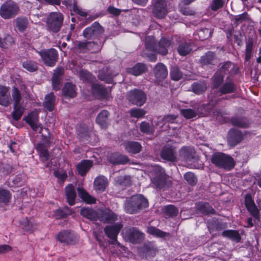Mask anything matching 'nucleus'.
I'll use <instances>...</instances> for the list:
<instances>
[{"label":"nucleus","instance_id":"obj_1","mask_svg":"<svg viewBox=\"0 0 261 261\" xmlns=\"http://www.w3.org/2000/svg\"><path fill=\"white\" fill-rule=\"evenodd\" d=\"M148 205L147 199L142 195L137 194L126 199L124 208L127 214H134L139 213Z\"/></svg>","mask_w":261,"mask_h":261},{"label":"nucleus","instance_id":"obj_2","mask_svg":"<svg viewBox=\"0 0 261 261\" xmlns=\"http://www.w3.org/2000/svg\"><path fill=\"white\" fill-rule=\"evenodd\" d=\"M153 177L151 178L152 186L158 190H165L171 186L172 181L168 180L163 168L159 166L153 167Z\"/></svg>","mask_w":261,"mask_h":261},{"label":"nucleus","instance_id":"obj_3","mask_svg":"<svg viewBox=\"0 0 261 261\" xmlns=\"http://www.w3.org/2000/svg\"><path fill=\"white\" fill-rule=\"evenodd\" d=\"M211 162L217 167L230 171L236 165L233 159L230 155L222 152L214 153L211 157Z\"/></svg>","mask_w":261,"mask_h":261},{"label":"nucleus","instance_id":"obj_4","mask_svg":"<svg viewBox=\"0 0 261 261\" xmlns=\"http://www.w3.org/2000/svg\"><path fill=\"white\" fill-rule=\"evenodd\" d=\"M11 101L13 100V111L11 113L13 119L16 121L20 120L24 112V108L20 105L22 95L16 87H13L11 91Z\"/></svg>","mask_w":261,"mask_h":261},{"label":"nucleus","instance_id":"obj_5","mask_svg":"<svg viewBox=\"0 0 261 261\" xmlns=\"http://www.w3.org/2000/svg\"><path fill=\"white\" fill-rule=\"evenodd\" d=\"M20 11L19 5L12 0H7L0 6V16L5 20L15 18Z\"/></svg>","mask_w":261,"mask_h":261},{"label":"nucleus","instance_id":"obj_6","mask_svg":"<svg viewBox=\"0 0 261 261\" xmlns=\"http://www.w3.org/2000/svg\"><path fill=\"white\" fill-rule=\"evenodd\" d=\"M64 16L60 12H51L47 17L46 27L50 32L56 33L60 31L63 25Z\"/></svg>","mask_w":261,"mask_h":261},{"label":"nucleus","instance_id":"obj_7","mask_svg":"<svg viewBox=\"0 0 261 261\" xmlns=\"http://www.w3.org/2000/svg\"><path fill=\"white\" fill-rule=\"evenodd\" d=\"M37 53L40 56L45 66L48 67L55 66L59 56L58 51L56 49L53 48L44 49L37 51Z\"/></svg>","mask_w":261,"mask_h":261},{"label":"nucleus","instance_id":"obj_8","mask_svg":"<svg viewBox=\"0 0 261 261\" xmlns=\"http://www.w3.org/2000/svg\"><path fill=\"white\" fill-rule=\"evenodd\" d=\"M127 99L134 105L143 106L147 101V94L141 89H134L127 92Z\"/></svg>","mask_w":261,"mask_h":261},{"label":"nucleus","instance_id":"obj_9","mask_svg":"<svg viewBox=\"0 0 261 261\" xmlns=\"http://www.w3.org/2000/svg\"><path fill=\"white\" fill-rule=\"evenodd\" d=\"M104 28L97 21H95L89 27L85 29L83 35L87 39H99L104 33Z\"/></svg>","mask_w":261,"mask_h":261},{"label":"nucleus","instance_id":"obj_10","mask_svg":"<svg viewBox=\"0 0 261 261\" xmlns=\"http://www.w3.org/2000/svg\"><path fill=\"white\" fill-rule=\"evenodd\" d=\"M122 227L123 225L121 223H116L112 225L107 226L104 229V231L106 236L111 240L109 242V243L117 245L121 248L123 249L124 247L121 246L120 243L117 242V236Z\"/></svg>","mask_w":261,"mask_h":261},{"label":"nucleus","instance_id":"obj_11","mask_svg":"<svg viewBox=\"0 0 261 261\" xmlns=\"http://www.w3.org/2000/svg\"><path fill=\"white\" fill-rule=\"evenodd\" d=\"M152 6V14L157 18H163L168 13L167 3L166 0H154Z\"/></svg>","mask_w":261,"mask_h":261},{"label":"nucleus","instance_id":"obj_12","mask_svg":"<svg viewBox=\"0 0 261 261\" xmlns=\"http://www.w3.org/2000/svg\"><path fill=\"white\" fill-rule=\"evenodd\" d=\"M123 233L126 240L134 244L140 243L144 238V234L136 227L127 228Z\"/></svg>","mask_w":261,"mask_h":261},{"label":"nucleus","instance_id":"obj_13","mask_svg":"<svg viewBox=\"0 0 261 261\" xmlns=\"http://www.w3.org/2000/svg\"><path fill=\"white\" fill-rule=\"evenodd\" d=\"M57 240L61 243L73 245L78 242V238L75 234L69 230L60 231L57 236Z\"/></svg>","mask_w":261,"mask_h":261},{"label":"nucleus","instance_id":"obj_14","mask_svg":"<svg viewBox=\"0 0 261 261\" xmlns=\"http://www.w3.org/2000/svg\"><path fill=\"white\" fill-rule=\"evenodd\" d=\"M180 156L187 162H195L198 160L195 149L191 147H183L179 151Z\"/></svg>","mask_w":261,"mask_h":261},{"label":"nucleus","instance_id":"obj_15","mask_svg":"<svg viewBox=\"0 0 261 261\" xmlns=\"http://www.w3.org/2000/svg\"><path fill=\"white\" fill-rule=\"evenodd\" d=\"M158 252L156 246L152 242H148L145 244L140 249V254L143 258L147 259L148 258L154 257Z\"/></svg>","mask_w":261,"mask_h":261},{"label":"nucleus","instance_id":"obj_16","mask_svg":"<svg viewBox=\"0 0 261 261\" xmlns=\"http://www.w3.org/2000/svg\"><path fill=\"white\" fill-rule=\"evenodd\" d=\"M243 138V135L241 130L232 128L228 133V144L230 146H235L241 142Z\"/></svg>","mask_w":261,"mask_h":261},{"label":"nucleus","instance_id":"obj_17","mask_svg":"<svg viewBox=\"0 0 261 261\" xmlns=\"http://www.w3.org/2000/svg\"><path fill=\"white\" fill-rule=\"evenodd\" d=\"M155 81L160 83L165 80L168 76L167 67L162 63L156 64L153 69Z\"/></svg>","mask_w":261,"mask_h":261},{"label":"nucleus","instance_id":"obj_18","mask_svg":"<svg viewBox=\"0 0 261 261\" xmlns=\"http://www.w3.org/2000/svg\"><path fill=\"white\" fill-rule=\"evenodd\" d=\"M161 157L162 159L171 162L177 161L176 151L172 146H166L161 152Z\"/></svg>","mask_w":261,"mask_h":261},{"label":"nucleus","instance_id":"obj_19","mask_svg":"<svg viewBox=\"0 0 261 261\" xmlns=\"http://www.w3.org/2000/svg\"><path fill=\"white\" fill-rule=\"evenodd\" d=\"M97 219L105 223H111L117 220V215L109 209L105 210L98 214Z\"/></svg>","mask_w":261,"mask_h":261},{"label":"nucleus","instance_id":"obj_20","mask_svg":"<svg viewBox=\"0 0 261 261\" xmlns=\"http://www.w3.org/2000/svg\"><path fill=\"white\" fill-rule=\"evenodd\" d=\"M24 120L34 131H37L38 128L40 127L42 129L41 124L39 123L38 114L33 112L29 114L23 118Z\"/></svg>","mask_w":261,"mask_h":261},{"label":"nucleus","instance_id":"obj_21","mask_svg":"<svg viewBox=\"0 0 261 261\" xmlns=\"http://www.w3.org/2000/svg\"><path fill=\"white\" fill-rule=\"evenodd\" d=\"M109 162L113 165H123L129 161L128 156L119 153H112L108 156Z\"/></svg>","mask_w":261,"mask_h":261},{"label":"nucleus","instance_id":"obj_22","mask_svg":"<svg viewBox=\"0 0 261 261\" xmlns=\"http://www.w3.org/2000/svg\"><path fill=\"white\" fill-rule=\"evenodd\" d=\"M9 87L0 86V105L7 107L11 103V99L9 93Z\"/></svg>","mask_w":261,"mask_h":261},{"label":"nucleus","instance_id":"obj_23","mask_svg":"<svg viewBox=\"0 0 261 261\" xmlns=\"http://www.w3.org/2000/svg\"><path fill=\"white\" fill-rule=\"evenodd\" d=\"M171 44V41L166 38H162L156 46L155 53L165 56L168 53V48Z\"/></svg>","mask_w":261,"mask_h":261},{"label":"nucleus","instance_id":"obj_24","mask_svg":"<svg viewBox=\"0 0 261 261\" xmlns=\"http://www.w3.org/2000/svg\"><path fill=\"white\" fill-rule=\"evenodd\" d=\"M217 62L216 54L213 51H208L202 56L200 59V63L202 66L214 65Z\"/></svg>","mask_w":261,"mask_h":261},{"label":"nucleus","instance_id":"obj_25","mask_svg":"<svg viewBox=\"0 0 261 261\" xmlns=\"http://www.w3.org/2000/svg\"><path fill=\"white\" fill-rule=\"evenodd\" d=\"M195 209L204 215L216 214V211L207 202H199L196 203Z\"/></svg>","mask_w":261,"mask_h":261},{"label":"nucleus","instance_id":"obj_26","mask_svg":"<svg viewBox=\"0 0 261 261\" xmlns=\"http://www.w3.org/2000/svg\"><path fill=\"white\" fill-rule=\"evenodd\" d=\"M49 141L48 139L44 140V143H40L36 147L37 150L39 152L42 161L44 162L49 159V153L47 150V146L49 145Z\"/></svg>","mask_w":261,"mask_h":261},{"label":"nucleus","instance_id":"obj_27","mask_svg":"<svg viewBox=\"0 0 261 261\" xmlns=\"http://www.w3.org/2000/svg\"><path fill=\"white\" fill-rule=\"evenodd\" d=\"M124 147L127 152L132 154L138 153L142 149L141 144L135 141H128L125 143Z\"/></svg>","mask_w":261,"mask_h":261},{"label":"nucleus","instance_id":"obj_28","mask_svg":"<svg viewBox=\"0 0 261 261\" xmlns=\"http://www.w3.org/2000/svg\"><path fill=\"white\" fill-rule=\"evenodd\" d=\"M232 125L241 128H248L250 123L247 118L243 117H233L230 119Z\"/></svg>","mask_w":261,"mask_h":261},{"label":"nucleus","instance_id":"obj_29","mask_svg":"<svg viewBox=\"0 0 261 261\" xmlns=\"http://www.w3.org/2000/svg\"><path fill=\"white\" fill-rule=\"evenodd\" d=\"M93 162L91 160H83L76 166V169L79 173L82 175H85L89 170L92 167Z\"/></svg>","mask_w":261,"mask_h":261},{"label":"nucleus","instance_id":"obj_30","mask_svg":"<svg viewBox=\"0 0 261 261\" xmlns=\"http://www.w3.org/2000/svg\"><path fill=\"white\" fill-rule=\"evenodd\" d=\"M65 193L67 200L69 204L70 205H74L76 194L73 185L69 184L65 188Z\"/></svg>","mask_w":261,"mask_h":261},{"label":"nucleus","instance_id":"obj_31","mask_svg":"<svg viewBox=\"0 0 261 261\" xmlns=\"http://www.w3.org/2000/svg\"><path fill=\"white\" fill-rule=\"evenodd\" d=\"M177 49L180 55L185 56L190 53L192 48L190 43L185 40H181L179 42Z\"/></svg>","mask_w":261,"mask_h":261},{"label":"nucleus","instance_id":"obj_32","mask_svg":"<svg viewBox=\"0 0 261 261\" xmlns=\"http://www.w3.org/2000/svg\"><path fill=\"white\" fill-rule=\"evenodd\" d=\"M107 183L108 181L105 177L98 176L95 178L94 181V189L97 191L102 192L106 189Z\"/></svg>","mask_w":261,"mask_h":261},{"label":"nucleus","instance_id":"obj_33","mask_svg":"<svg viewBox=\"0 0 261 261\" xmlns=\"http://www.w3.org/2000/svg\"><path fill=\"white\" fill-rule=\"evenodd\" d=\"M80 214L83 217L90 220H96L98 218L97 213L90 207L82 208L80 211Z\"/></svg>","mask_w":261,"mask_h":261},{"label":"nucleus","instance_id":"obj_34","mask_svg":"<svg viewBox=\"0 0 261 261\" xmlns=\"http://www.w3.org/2000/svg\"><path fill=\"white\" fill-rule=\"evenodd\" d=\"M109 113L107 110H103L97 115L96 121L102 128H106L108 126V116Z\"/></svg>","mask_w":261,"mask_h":261},{"label":"nucleus","instance_id":"obj_35","mask_svg":"<svg viewBox=\"0 0 261 261\" xmlns=\"http://www.w3.org/2000/svg\"><path fill=\"white\" fill-rule=\"evenodd\" d=\"M75 88L74 85L71 83H67L62 89V92L65 96L73 98L76 95Z\"/></svg>","mask_w":261,"mask_h":261},{"label":"nucleus","instance_id":"obj_36","mask_svg":"<svg viewBox=\"0 0 261 261\" xmlns=\"http://www.w3.org/2000/svg\"><path fill=\"white\" fill-rule=\"evenodd\" d=\"M55 101L56 96L53 92H51L45 96L43 105L49 111H52L54 108Z\"/></svg>","mask_w":261,"mask_h":261},{"label":"nucleus","instance_id":"obj_37","mask_svg":"<svg viewBox=\"0 0 261 261\" xmlns=\"http://www.w3.org/2000/svg\"><path fill=\"white\" fill-rule=\"evenodd\" d=\"M146 69V65L144 64L138 63L134 67L129 68L128 69V72L133 75L138 76L144 73Z\"/></svg>","mask_w":261,"mask_h":261},{"label":"nucleus","instance_id":"obj_38","mask_svg":"<svg viewBox=\"0 0 261 261\" xmlns=\"http://www.w3.org/2000/svg\"><path fill=\"white\" fill-rule=\"evenodd\" d=\"M237 87L236 85L232 82H228L222 85L219 90L221 94L233 93L236 91Z\"/></svg>","mask_w":261,"mask_h":261},{"label":"nucleus","instance_id":"obj_39","mask_svg":"<svg viewBox=\"0 0 261 261\" xmlns=\"http://www.w3.org/2000/svg\"><path fill=\"white\" fill-rule=\"evenodd\" d=\"M222 236L236 242H240L241 239L240 233L235 230H224L222 232Z\"/></svg>","mask_w":261,"mask_h":261},{"label":"nucleus","instance_id":"obj_40","mask_svg":"<svg viewBox=\"0 0 261 261\" xmlns=\"http://www.w3.org/2000/svg\"><path fill=\"white\" fill-rule=\"evenodd\" d=\"M93 93L101 97L105 98L108 95L106 88L102 85L94 84L92 85Z\"/></svg>","mask_w":261,"mask_h":261},{"label":"nucleus","instance_id":"obj_41","mask_svg":"<svg viewBox=\"0 0 261 261\" xmlns=\"http://www.w3.org/2000/svg\"><path fill=\"white\" fill-rule=\"evenodd\" d=\"M77 192L79 196L84 201L89 204L95 203V198L90 195L83 188H78Z\"/></svg>","mask_w":261,"mask_h":261},{"label":"nucleus","instance_id":"obj_42","mask_svg":"<svg viewBox=\"0 0 261 261\" xmlns=\"http://www.w3.org/2000/svg\"><path fill=\"white\" fill-rule=\"evenodd\" d=\"M15 25L18 31L20 32H24L29 24V20L25 17H19L15 20Z\"/></svg>","mask_w":261,"mask_h":261},{"label":"nucleus","instance_id":"obj_43","mask_svg":"<svg viewBox=\"0 0 261 261\" xmlns=\"http://www.w3.org/2000/svg\"><path fill=\"white\" fill-rule=\"evenodd\" d=\"M192 91L196 94H200L206 91L207 85L204 82H195L192 85Z\"/></svg>","mask_w":261,"mask_h":261},{"label":"nucleus","instance_id":"obj_44","mask_svg":"<svg viewBox=\"0 0 261 261\" xmlns=\"http://www.w3.org/2000/svg\"><path fill=\"white\" fill-rule=\"evenodd\" d=\"M72 214V211L67 206L60 208L55 212L54 215L56 219H61L66 218Z\"/></svg>","mask_w":261,"mask_h":261},{"label":"nucleus","instance_id":"obj_45","mask_svg":"<svg viewBox=\"0 0 261 261\" xmlns=\"http://www.w3.org/2000/svg\"><path fill=\"white\" fill-rule=\"evenodd\" d=\"M253 48V40L249 37L246 43L245 60L249 61L252 56V51Z\"/></svg>","mask_w":261,"mask_h":261},{"label":"nucleus","instance_id":"obj_46","mask_svg":"<svg viewBox=\"0 0 261 261\" xmlns=\"http://www.w3.org/2000/svg\"><path fill=\"white\" fill-rule=\"evenodd\" d=\"M140 131L147 135H152L154 132V128L152 124L146 121H143L140 124Z\"/></svg>","mask_w":261,"mask_h":261},{"label":"nucleus","instance_id":"obj_47","mask_svg":"<svg viewBox=\"0 0 261 261\" xmlns=\"http://www.w3.org/2000/svg\"><path fill=\"white\" fill-rule=\"evenodd\" d=\"M156 42L155 38L152 36H148L145 37V48L146 49L155 52Z\"/></svg>","mask_w":261,"mask_h":261},{"label":"nucleus","instance_id":"obj_48","mask_svg":"<svg viewBox=\"0 0 261 261\" xmlns=\"http://www.w3.org/2000/svg\"><path fill=\"white\" fill-rule=\"evenodd\" d=\"M170 75L172 80L178 81L182 77L183 73L178 66H173L170 69Z\"/></svg>","mask_w":261,"mask_h":261},{"label":"nucleus","instance_id":"obj_49","mask_svg":"<svg viewBox=\"0 0 261 261\" xmlns=\"http://www.w3.org/2000/svg\"><path fill=\"white\" fill-rule=\"evenodd\" d=\"M116 184L122 187H126L131 185L130 177L129 176H120L115 178Z\"/></svg>","mask_w":261,"mask_h":261},{"label":"nucleus","instance_id":"obj_50","mask_svg":"<svg viewBox=\"0 0 261 261\" xmlns=\"http://www.w3.org/2000/svg\"><path fill=\"white\" fill-rule=\"evenodd\" d=\"M213 33V31L208 28H202L198 30L197 35L200 40H205L209 38Z\"/></svg>","mask_w":261,"mask_h":261},{"label":"nucleus","instance_id":"obj_51","mask_svg":"<svg viewBox=\"0 0 261 261\" xmlns=\"http://www.w3.org/2000/svg\"><path fill=\"white\" fill-rule=\"evenodd\" d=\"M164 212L166 217H174L177 216L178 210L175 206L169 205L164 207Z\"/></svg>","mask_w":261,"mask_h":261},{"label":"nucleus","instance_id":"obj_52","mask_svg":"<svg viewBox=\"0 0 261 261\" xmlns=\"http://www.w3.org/2000/svg\"><path fill=\"white\" fill-rule=\"evenodd\" d=\"M224 74L218 71L213 77L214 88L219 87L224 81Z\"/></svg>","mask_w":261,"mask_h":261},{"label":"nucleus","instance_id":"obj_53","mask_svg":"<svg viewBox=\"0 0 261 261\" xmlns=\"http://www.w3.org/2000/svg\"><path fill=\"white\" fill-rule=\"evenodd\" d=\"M98 78L107 84L112 83L113 82L112 74L109 72H106L104 70L100 71L98 74Z\"/></svg>","mask_w":261,"mask_h":261},{"label":"nucleus","instance_id":"obj_54","mask_svg":"<svg viewBox=\"0 0 261 261\" xmlns=\"http://www.w3.org/2000/svg\"><path fill=\"white\" fill-rule=\"evenodd\" d=\"M89 51L91 53H97L102 48V43L99 42L88 41Z\"/></svg>","mask_w":261,"mask_h":261},{"label":"nucleus","instance_id":"obj_55","mask_svg":"<svg viewBox=\"0 0 261 261\" xmlns=\"http://www.w3.org/2000/svg\"><path fill=\"white\" fill-rule=\"evenodd\" d=\"M79 75L81 80L85 82L89 83L93 82L94 81V76L88 71L86 70H81L79 72Z\"/></svg>","mask_w":261,"mask_h":261},{"label":"nucleus","instance_id":"obj_56","mask_svg":"<svg viewBox=\"0 0 261 261\" xmlns=\"http://www.w3.org/2000/svg\"><path fill=\"white\" fill-rule=\"evenodd\" d=\"M22 67L30 72L36 71L38 68L37 63L31 60L23 62Z\"/></svg>","mask_w":261,"mask_h":261},{"label":"nucleus","instance_id":"obj_57","mask_svg":"<svg viewBox=\"0 0 261 261\" xmlns=\"http://www.w3.org/2000/svg\"><path fill=\"white\" fill-rule=\"evenodd\" d=\"M147 231L150 234L160 238H164L167 234V233L155 228L154 226L148 227Z\"/></svg>","mask_w":261,"mask_h":261},{"label":"nucleus","instance_id":"obj_58","mask_svg":"<svg viewBox=\"0 0 261 261\" xmlns=\"http://www.w3.org/2000/svg\"><path fill=\"white\" fill-rule=\"evenodd\" d=\"M184 177L187 182L192 186H195L197 182V178L193 172H188L184 174Z\"/></svg>","mask_w":261,"mask_h":261},{"label":"nucleus","instance_id":"obj_59","mask_svg":"<svg viewBox=\"0 0 261 261\" xmlns=\"http://www.w3.org/2000/svg\"><path fill=\"white\" fill-rule=\"evenodd\" d=\"M131 117L137 118H142L146 114V111L139 108H133L129 111Z\"/></svg>","mask_w":261,"mask_h":261},{"label":"nucleus","instance_id":"obj_60","mask_svg":"<svg viewBox=\"0 0 261 261\" xmlns=\"http://www.w3.org/2000/svg\"><path fill=\"white\" fill-rule=\"evenodd\" d=\"M88 41L78 42L76 50L78 53H85L89 51Z\"/></svg>","mask_w":261,"mask_h":261},{"label":"nucleus","instance_id":"obj_61","mask_svg":"<svg viewBox=\"0 0 261 261\" xmlns=\"http://www.w3.org/2000/svg\"><path fill=\"white\" fill-rule=\"evenodd\" d=\"M10 196V192L8 190L0 188V202H8Z\"/></svg>","mask_w":261,"mask_h":261},{"label":"nucleus","instance_id":"obj_62","mask_svg":"<svg viewBox=\"0 0 261 261\" xmlns=\"http://www.w3.org/2000/svg\"><path fill=\"white\" fill-rule=\"evenodd\" d=\"M180 113L186 119H191L196 116V113L191 109H182L180 110Z\"/></svg>","mask_w":261,"mask_h":261},{"label":"nucleus","instance_id":"obj_63","mask_svg":"<svg viewBox=\"0 0 261 261\" xmlns=\"http://www.w3.org/2000/svg\"><path fill=\"white\" fill-rule=\"evenodd\" d=\"M224 4V0H213L210 7L213 11H216L218 9L222 8Z\"/></svg>","mask_w":261,"mask_h":261},{"label":"nucleus","instance_id":"obj_64","mask_svg":"<svg viewBox=\"0 0 261 261\" xmlns=\"http://www.w3.org/2000/svg\"><path fill=\"white\" fill-rule=\"evenodd\" d=\"M188 5H181L179 7V11L185 15H193L195 14L194 10L191 9Z\"/></svg>","mask_w":261,"mask_h":261}]
</instances>
